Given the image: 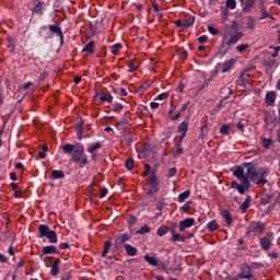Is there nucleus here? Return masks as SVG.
Returning a JSON list of instances; mask_svg holds the SVG:
<instances>
[{"instance_id": "1", "label": "nucleus", "mask_w": 280, "mask_h": 280, "mask_svg": "<svg viewBox=\"0 0 280 280\" xmlns=\"http://www.w3.org/2000/svg\"><path fill=\"white\" fill-rule=\"evenodd\" d=\"M233 174L247 189H250V183L255 185H266L268 183V168L259 167L257 164L245 162L237 166Z\"/></svg>"}, {"instance_id": "2", "label": "nucleus", "mask_w": 280, "mask_h": 280, "mask_svg": "<svg viewBox=\"0 0 280 280\" xmlns=\"http://www.w3.org/2000/svg\"><path fill=\"white\" fill-rule=\"evenodd\" d=\"M70 161L71 163H77L81 170L84 167V165H88L89 158L84 154V145H80L79 148L74 149Z\"/></svg>"}, {"instance_id": "3", "label": "nucleus", "mask_w": 280, "mask_h": 280, "mask_svg": "<svg viewBox=\"0 0 280 280\" xmlns=\"http://www.w3.org/2000/svg\"><path fill=\"white\" fill-rule=\"evenodd\" d=\"M196 23V18L189 15L184 21L177 20L175 22L176 27H180L182 30H185V27H191Z\"/></svg>"}, {"instance_id": "4", "label": "nucleus", "mask_w": 280, "mask_h": 280, "mask_svg": "<svg viewBox=\"0 0 280 280\" xmlns=\"http://www.w3.org/2000/svg\"><path fill=\"white\" fill-rule=\"evenodd\" d=\"M272 232L267 233L266 236L260 238V246L262 250H270V247L272 246Z\"/></svg>"}, {"instance_id": "5", "label": "nucleus", "mask_w": 280, "mask_h": 280, "mask_svg": "<svg viewBox=\"0 0 280 280\" xmlns=\"http://www.w3.org/2000/svg\"><path fill=\"white\" fill-rule=\"evenodd\" d=\"M241 270L242 272L238 273V278L248 280L253 279V268L249 265H242Z\"/></svg>"}, {"instance_id": "6", "label": "nucleus", "mask_w": 280, "mask_h": 280, "mask_svg": "<svg viewBox=\"0 0 280 280\" xmlns=\"http://www.w3.org/2000/svg\"><path fill=\"white\" fill-rule=\"evenodd\" d=\"M264 229H266V225H264V223H253L248 226V233H254V235H261L264 233Z\"/></svg>"}, {"instance_id": "7", "label": "nucleus", "mask_w": 280, "mask_h": 280, "mask_svg": "<svg viewBox=\"0 0 280 280\" xmlns=\"http://www.w3.org/2000/svg\"><path fill=\"white\" fill-rule=\"evenodd\" d=\"M194 224H196V220H194L192 218H187L185 220H182L179 222V231L183 232L185 231V229H191Z\"/></svg>"}, {"instance_id": "8", "label": "nucleus", "mask_w": 280, "mask_h": 280, "mask_svg": "<svg viewBox=\"0 0 280 280\" xmlns=\"http://www.w3.org/2000/svg\"><path fill=\"white\" fill-rule=\"evenodd\" d=\"M187 130H189V121L184 120L182 124L178 126V132H182V136L179 137V141H183L187 135Z\"/></svg>"}, {"instance_id": "9", "label": "nucleus", "mask_w": 280, "mask_h": 280, "mask_svg": "<svg viewBox=\"0 0 280 280\" xmlns=\"http://www.w3.org/2000/svg\"><path fill=\"white\" fill-rule=\"evenodd\" d=\"M49 31L51 34H56L59 36L61 43L65 40V35L62 34V28L58 26L57 24L49 25Z\"/></svg>"}, {"instance_id": "10", "label": "nucleus", "mask_w": 280, "mask_h": 280, "mask_svg": "<svg viewBox=\"0 0 280 280\" xmlns=\"http://www.w3.org/2000/svg\"><path fill=\"white\" fill-rule=\"evenodd\" d=\"M247 78H250V74L248 73V70H244L241 73V77H240V80L237 81V84H240L241 86H246V84H248Z\"/></svg>"}, {"instance_id": "11", "label": "nucleus", "mask_w": 280, "mask_h": 280, "mask_svg": "<svg viewBox=\"0 0 280 280\" xmlns=\"http://www.w3.org/2000/svg\"><path fill=\"white\" fill-rule=\"evenodd\" d=\"M240 38H242V33L236 32L234 35L230 36V38L226 42V45H229V46L236 45L238 43Z\"/></svg>"}, {"instance_id": "12", "label": "nucleus", "mask_w": 280, "mask_h": 280, "mask_svg": "<svg viewBox=\"0 0 280 280\" xmlns=\"http://www.w3.org/2000/svg\"><path fill=\"white\" fill-rule=\"evenodd\" d=\"M143 259H144V261H147V264H149V266H153V267L159 266V258H156L154 256L144 255Z\"/></svg>"}, {"instance_id": "13", "label": "nucleus", "mask_w": 280, "mask_h": 280, "mask_svg": "<svg viewBox=\"0 0 280 280\" xmlns=\"http://www.w3.org/2000/svg\"><path fill=\"white\" fill-rule=\"evenodd\" d=\"M39 235L40 237H47L51 230L49 229V225L40 224L38 226Z\"/></svg>"}, {"instance_id": "14", "label": "nucleus", "mask_w": 280, "mask_h": 280, "mask_svg": "<svg viewBox=\"0 0 280 280\" xmlns=\"http://www.w3.org/2000/svg\"><path fill=\"white\" fill-rule=\"evenodd\" d=\"M265 100H266V104H268L269 106H272V104H275V101L277 100V94L270 91L266 94Z\"/></svg>"}, {"instance_id": "15", "label": "nucleus", "mask_w": 280, "mask_h": 280, "mask_svg": "<svg viewBox=\"0 0 280 280\" xmlns=\"http://www.w3.org/2000/svg\"><path fill=\"white\" fill-rule=\"evenodd\" d=\"M233 65H235V59H229L228 61H225L221 70L222 73H226L228 71H231V69H233Z\"/></svg>"}, {"instance_id": "16", "label": "nucleus", "mask_w": 280, "mask_h": 280, "mask_svg": "<svg viewBox=\"0 0 280 280\" xmlns=\"http://www.w3.org/2000/svg\"><path fill=\"white\" fill-rule=\"evenodd\" d=\"M60 259H56L55 262L51 266L50 275L52 277H56L58 272H60Z\"/></svg>"}, {"instance_id": "17", "label": "nucleus", "mask_w": 280, "mask_h": 280, "mask_svg": "<svg viewBox=\"0 0 280 280\" xmlns=\"http://www.w3.org/2000/svg\"><path fill=\"white\" fill-rule=\"evenodd\" d=\"M253 200V198L250 196H247L245 198V201L241 205L240 209L242 211V213H246V211L248 210V208L250 207V201Z\"/></svg>"}, {"instance_id": "18", "label": "nucleus", "mask_w": 280, "mask_h": 280, "mask_svg": "<svg viewBox=\"0 0 280 280\" xmlns=\"http://www.w3.org/2000/svg\"><path fill=\"white\" fill-rule=\"evenodd\" d=\"M125 250L129 257H137V249L130 244H125Z\"/></svg>"}, {"instance_id": "19", "label": "nucleus", "mask_w": 280, "mask_h": 280, "mask_svg": "<svg viewBox=\"0 0 280 280\" xmlns=\"http://www.w3.org/2000/svg\"><path fill=\"white\" fill-rule=\"evenodd\" d=\"M130 240V234L122 233L116 238L117 244H126Z\"/></svg>"}, {"instance_id": "20", "label": "nucleus", "mask_w": 280, "mask_h": 280, "mask_svg": "<svg viewBox=\"0 0 280 280\" xmlns=\"http://www.w3.org/2000/svg\"><path fill=\"white\" fill-rule=\"evenodd\" d=\"M56 253H57V249H56V246L54 245L43 247L44 255H56Z\"/></svg>"}, {"instance_id": "21", "label": "nucleus", "mask_w": 280, "mask_h": 280, "mask_svg": "<svg viewBox=\"0 0 280 280\" xmlns=\"http://www.w3.org/2000/svg\"><path fill=\"white\" fill-rule=\"evenodd\" d=\"M233 128V125L231 124H224L220 128L221 135H231V129Z\"/></svg>"}, {"instance_id": "22", "label": "nucleus", "mask_w": 280, "mask_h": 280, "mask_svg": "<svg viewBox=\"0 0 280 280\" xmlns=\"http://www.w3.org/2000/svg\"><path fill=\"white\" fill-rule=\"evenodd\" d=\"M46 237L50 244H56L58 242V236H56V232L54 230H50Z\"/></svg>"}, {"instance_id": "23", "label": "nucleus", "mask_w": 280, "mask_h": 280, "mask_svg": "<svg viewBox=\"0 0 280 280\" xmlns=\"http://www.w3.org/2000/svg\"><path fill=\"white\" fill-rule=\"evenodd\" d=\"M171 233H172V242H183L185 240V235L175 233L174 230H172Z\"/></svg>"}, {"instance_id": "24", "label": "nucleus", "mask_w": 280, "mask_h": 280, "mask_svg": "<svg viewBox=\"0 0 280 280\" xmlns=\"http://www.w3.org/2000/svg\"><path fill=\"white\" fill-rule=\"evenodd\" d=\"M51 176L52 178H55V180L65 178V172L60 171V170H55L51 172Z\"/></svg>"}, {"instance_id": "25", "label": "nucleus", "mask_w": 280, "mask_h": 280, "mask_svg": "<svg viewBox=\"0 0 280 280\" xmlns=\"http://www.w3.org/2000/svg\"><path fill=\"white\" fill-rule=\"evenodd\" d=\"M254 5H255V0H246L243 7V12H249Z\"/></svg>"}, {"instance_id": "26", "label": "nucleus", "mask_w": 280, "mask_h": 280, "mask_svg": "<svg viewBox=\"0 0 280 280\" xmlns=\"http://www.w3.org/2000/svg\"><path fill=\"white\" fill-rule=\"evenodd\" d=\"M221 215L224 218L226 224H231V222H233V218H231L229 210H222Z\"/></svg>"}, {"instance_id": "27", "label": "nucleus", "mask_w": 280, "mask_h": 280, "mask_svg": "<svg viewBox=\"0 0 280 280\" xmlns=\"http://www.w3.org/2000/svg\"><path fill=\"white\" fill-rule=\"evenodd\" d=\"M207 229L208 231H210L211 233H213V231H218V221L212 220L207 224Z\"/></svg>"}, {"instance_id": "28", "label": "nucleus", "mask_w": 280, "mask_h": 280, "mask_svg": "<svg viewBox=\"0 0 280 280\" xmlns=\"http://www.w3.org/2000/svg\"><path fill=\"white\" fill-rule=\"evenodd\" d=\"M113 246V243L110 241H106L104 244V250L102 253V257H106L108 255V252L110 250V247Z\"/></svg>"}, {"instance_id": "29", "label": "nucleus", "mask_w": 280, "mask_h": 280, "mask_svg": "<svg viewBox=\"0 0 280 280\" xmlns=\"http://www.w3.org/2000/svg\"><path fill=\"white\" fill-rule=\"evenodd\" d=\"M189 196H191V191H189V190H186V191L179 194L178 202L185 201L187 198H189Z\"/></svg>"}, {"instance_id": "30", "label": "nucleus", "mask_w": 280, "mask_h": 280, "mask_svg": "<svg viewBox=\"0 0 280 280\" xmlns=\"http://www.w3.org/2000/svg\"><path fill=\"white\" fill-rule=\"evenodd\" d=\"M128 67L130 72L137 71V69H139V62H137V60L133 59L129 61Z\"/></svg>"}, {"instance_id": "31", "label": "nucleus", "mask_w": 280, "mask_h": 280, "mask_svg": "<svg viewBox=\"0 0 280 280\" xmlns=\"http://www.w3.org/2000/svg\"><path fill=\"white\" fill-rule=\"evenodd\" d=\"M159 191V184H152L150 185V188L148 190L149 196H154Z\"/></svg>"}, {"instance_id": "32", "label": "nucleus", "mask_w": 280, "mask_h": 280, "mask_svg": "<svg viewBox=\"0 0 280 280\" xmlns=\"http://www.w3.org/2000/svg\"><path fill=\"white\" fill-rule=\"evenodd\" d=\"M74 148H75V145H73V144H65L62 147V150H63V152H66V154H71V152L72 153L75 152Z\"/></svg>"}, {"instance_id": "33", "label": "nucleus", "mask_w": 280, "mask_h": 280, "mask_svg": "<svg viewBox=\"0 0 280 280\" xmlns=\"http://www.w3.org/2000/svg\"><path fill=\"white\" fill-rule=\"evenodd\" d=\"M100 149H102V144L100 142H96V143L90 145V148L88 149V152H90V154H93V152H95Z\"/></svg>"}, {"instance_id": "34", "label": "nucleus", "mask_w": 280, "mask_h": 280, "mask_svg": "<svg viewBox=\"0 0 280 280\" xmlns=\"http://www.w3.org/2000/svg\"><path fill=\"white\" fill-rule=\"evenodd\" d=\"M124 141L127 143V145H130L135 141V135L127 133L124 136Z\"/></svg>"}, {"instance_id": "35", "label": "nucleus", "mask_w": 280, "mask_h": 280, "mask_svg": "<svg viewBox=\"0 0 280 280\" xmlns=\"http://www.w3.org/2000/svg\"><path fill=\"white\" fill-rule=\"evenodd\" d=\"M120 49H121V44H115L110 46V52L113 54V56H117Z\"/></svg>"}, {"instance_id": "36", "label": "nucleus", "mask_w": 280, "mask_h": 280, "mask_svg": "<svg viewBox=\"0 0 280 280\" xmlns=\"http://www.w3.org/2000/svg\"><path fill=\"white\" fill-rule=\"evenodd\" d=\"M95 49V43L90 42L84 48L83 51H88V54H93V50Z\"/></svg>"}, {"instance_id": "37", "label": "nucleus", "mask_w": 280, "mask_h": 280, "mask_svg": "<svg viewBox=\"0 0 280 280\" xmlns=\"http://www.w3.org/2000/svg\"><path fill=\"white\" fill-rule=\"evenodd\" d=\"M255 25H257V20H255V18H248L247 20L248 30H255Z\"/></svg>"}, {"instance_id": "38", "label": "nucleus", "mask_w": 280, "mask_h": 280, "mask_svg": "<svg viewBox=\"0 0 280 280\" xmlns=\"http://www.w3.org/2000/svg\"><path fill=\"white\" fill-rule=\"evenodd\" d=\"M260 14H261V20L264 19H272V15H270L268 12H266V7L265 5H261L260 7Z\"/></svg>"}, {"instance_id": "39", "label": "nucleus", "mask_w": 280, "mask_h": 280, "mask_svg": "<svg viewBox=\"0 0 280 280\" xmlns=\"http://www.w3.org/2000/svg\"><path fill=\"white\" fill-rule=\"evenodd\" d=\"M101 102H108V104H113V95L110 94H102Z\"/></svg>"}, {"instance_id": "40", "label": "nucleus", "mask_w": 280, "mask_h": 280, "mask_svg": "<svg viewBox=\"0 0 280 280\" xmlns=\"http://www.w3.org/2000/svg\"><path fill=\"white\" fill-rule=\"evenodd\" d=\"M261 141H262V148H266V150H268V148L272 145V139L261 138Z\"/></svg>"}, {"instance_id": "41", "label": "nucleus", "mask_w": 280, "mask_h": 280, "mask_svg": "<svg viewBox=\"0 0 280 280\" xmlns=\"http://www.w3.org/2000/svg\"><path fill=\"white\" fill-rule=\"evenodd\" d=\"M147 183L148 185H159V177H156L155 175H151Z\"/></svg>"}, {"instance_id": "42", "label": "nucleus", "mask_w": 280, "mask_h": 280, "mask_svg": "<svg viewBox=\"0 0 280 280\" xmlns=\"http://www.w3.org/2000/svg\"><path fill=\"white\" fill-rule=\"evenodd\" d=\"M226 8L235 10V8H237V2L235 0H226Z\"/></svg>"}, {"instance_id": "43", "label": "nucleus", "mask_w": 280, "mask_h": 280, "mask_svg": "<svg viewBox=\"0 0 280 280\" xmlns=\"http://www.w3.org/2000/svg\"><path fill=\"white\" fill-rule=\"evenodd\" d=\"M33 12H35V14H43V2L36 4L33 9Z\"/></svg>"}, {"instance_id": "44", "label": "nucleus", "mask_w": 280, "mask_h": 280, "mask_svg": "<svg viewBox=\"0 0 280 280\" xmlns=\"http://www.w3.org/2000/svg\"><path fill=\"white\" fill-rule=\"evenodd\" d=\"M167 233V226L165 225H162L158 229V235L160 237H163V235H165Z\"/></svg>"}, {"instance_id": "45", "label": "nucleus", "mask_w": 280, "mask_h": 280, "mask_svg": "<svg viewBox=\"0 0 280 280\" xmlns=\"http://www.w3.org/2000/svg\"><path fill=\"white\" fill-rule=\"evenodd\" d=\"M191 205H192L191 201H187V202L180 208V210L184 211V213H188V212H189V209H191Z\"/></svg>"}, {"instance_id": "46", "label": "nucleus", "mask_w": 280, "mask_h": 280, "mask_svg": "<svg viewBox=\"0 0 280 280\" xmlns=\"http://www.w3.org/2000/svg\"><path fill=\"white\" fill-rule=\"evenodd\" d=\"M125 167H126L127 170H132V168L135 167V160L128 159V160L126 161Z\"/></svg>"}, {"instance_id": "47", "label": "nucleus", "mask_w": 280, "mask_h": 280, "mask_svg": "<svg viewBox=\"0 0 280 280\" xmlns=\"http://www.w3.org/2000/svg\"><path fill=\"white\" fill-rule=\"evenodd\" d=\"M177 54H178V56H179V58H180L182 60H185V58H187V50H185V49H183V48H179V49L177 50Z\"/></svg>"}, {"instance_id": "48", "label": "nucleus", "mask_w": 280, "mask_h": 280, "mask_svg": "<svg viewBox=\"0 0 280 280\" xmlns=\"http://www.w3.org/2000/svg\"><path fill=\"white\" fill-rule=\"evenodd\" d=\"M248 49V44H241L236 47V50L242 54L243 51H246Z\"/></svg>"}, {"instance_id": "49", "label": "nucleus", "mask_w": 280, "mask_h": 280, "mask_svg": "<svg viewBox=\"0 0 280 280\" xmlns=\"http://www.w3.org/2000/svg\"><path fill=\"white\" fill-rule=\"evenodd\" d=\"M264 67H267V69H272L275 67V60L269 59L264 62Z\"/></svg>"}, {"instance_id": "50", "label": "nucleus", "mask_w": 280, "mask_h": 280, "mask_svg": "<svg viewBox=\"0 0 280 280\" xmlns=\"http://www.w3.org/2000/svg\"><path fill=\"white\" fill-rule=\"evenodd\" d=\"M138 233H139L140 235H145V233H150V226L144 225V226L140 228V230L138 231Z\"/></svg>"}, {"instance_id": "51", "label": "nucleus", "mask_w": 280, "mask_h": 280, "mask_svg": "<svg viewBox=\"0 0 280 280\" xmlns=\"http://www.w3.org/2000/svg\"><path fill=\"white\" fill-rule=\"evenodd\" d=\"M47 156V147H43V150L38 152V159H45Z\"/></svg>"}, {"instance_id": "52", "label": "nucleus", "mask_w": 280, "mask_h": 280, "mask_svg": "<svg viewBox=\"0 0 280 280\" xmlns=\"http://www.w3.org/2000/svg\"><path fill=\"white\" fill-rule=\"evenodd\" d=\"M236 189H237L238 194L244 195V194H246V189H248V188H246V185H244L243 183H241V185H240L238 188H236Z\"/></svg>"}, {"instance_id": "53", "label": "nucleus", "mask_w": 280, "mask_h": 280, "mask_svg": "<svg viewBox=\"0 0 280 280\" xmlns=\"http://www.w3.org/2000/svg\"><path fill=\"white\" fill-rule=\"evenodd\" d=\"M150 170H152V166H150V164H144V172L142 176L143 177L148 176V174H150Z\"/></svg>"}, {"instance_id": "54", "label": "nucleus", "mask_w": 280, "mask_h": 280, "mask_svg": "<svg viewBox=\"0 0 280 280\" xmlns=\"http://www.w3.org/2000/svg\"><path fill=\"white\" fill-rule=\"evenodd\" d=\"M167 97H170V93L164 92V93H162V94H160V95L158 96V100H160L161 102H163V101L167 100Z\"/></svg>"}, {"instance_id": "55", "label": "nucleus", "mask_w": 280, "mask_h": 280, "mask_svg": "<svg viewBox=\"0 0 280 280\" xmlns=\"http://www.w3.org/2000/svg\"><path fill=\"white\" fill-rule=\"evenodd\" d=\"M77 132L79 135V139H82V122L77 124Z\"/></svg>"}, {"instance_id": "56", "label": "nucleus", "mask_w": 280, "mask_h": 280, "mask_svg": "<svg viewBox=\"0 0 280 280\" xmlns=\"http://www.w3.org/2000/svg\"><path fill=\"white\" fill-rule=\"evenodd\" d=\"M208 32L210 34H212L213 36H215V34H218V28L213 27V26H208Z\"/></svg>"}, {"instance_id": "57", "label": "nucleus", "mask_w": 280, "mask_h": 280, "mask_svg": "<svg viewBox=\"0 0 280 280\" xmlns=\"http://www.w3.org/2000/svg\"><path fill=\"white\" fill-rule=\"evenodd\" d=\"M122 108H124V105L117 103V104H114L113 110H116L117 113H119V110H122Z\"/></svg>"}, {"instance_id": "58", "label": "nucleus", "mask_w": 280, "mask_h": 280, "mask_svg": "<svg viewBox=\"0 0 280 280\" xmlns=\"http://www.w3.org/2000/svg\"><path fill=\"white\" fill-rule=\"evenodd\" d=\"M176 176V167H172L168 170V178Z\"/></svg>"}, {"instance_id": "59", "label": "nucleus", "mask_w": 280, "mask_h": 280, "mask_svg": "<svg viewBox=\"0 0 280 280\" xmlns=\"http://www.w3.org/2000/svg\"><path fill=\"white\" fill-rule=\"evenodd\" d=\"M106 194H108V189L107 188H102L101 192H100V198H106Z\"/></svg>"}, {"instance_id": "60", "label": "nucleus", "mask_w": 280, "mask_h": 280, "mask_svg": "<svg viewBox=\"0 0 280 280\" xmlns=\"http://www.w3.org/2000/svg\"><path fill=\"white\" fill-rule=\"evenodd\" d=\"M272 49H275V52L271 56H272V58H277V56H279L280 47L276 46V47H272Z\"/></svg>"}, {"instance_id": "61", "label": "nucleus", "mask_w": 280, "mask_h": 280, "mask_svg": "<svg viewBox=\"0 0 280 280\" xmlns=\"http://www.w3.org/2000/svg\"><path fill=\"white\" fill-rule=\"evenodd\" d=\"M11 189L15 191V194H19L21 190L19 189V184H11Z\"/></svg>"}, {"instance_id": "62", "label": "nucleus", "mask_w": 280, "mask_h": 280, "mask_svg": "<svg viewBox=\"0 0 280 280\" xmlns=\"http://www.w3.org/2000/svg\"><path fill=\"white\" fill-rule=\"evenodd\" d=\"M119 95H120L121 97H126V95H128V92H126V89L120 88Z\"/></svg>"}, {"instance_id": "63", "label": "nucleus", "mask_w": 280, "mask_h": 280, "mask_svg": "<svg viewBox=\"0 0 280 280\" xmlns=\"http://www.w3.org/2000/svg\"><path fill=\"white\" fill-rule=\"evenodd\" d=\"M183 154V148H177V150L174 152V156H180Z\"/></svg>"}, {"instance_id": "64", "label": "nucleus", "mask_w": 280, "mask_h": 280, "mask_svg": "<svg viewBox=\"0 0 280 280\" xmlns=\"http://www.w3.org/2000/svg\"><path fill=\"white\" fill-rule=\"evenodd\" d=\"M198 43H200L201 45H202L203 43H207V36H200V37L198 38Z\"/></svg>"}]
</instances>
